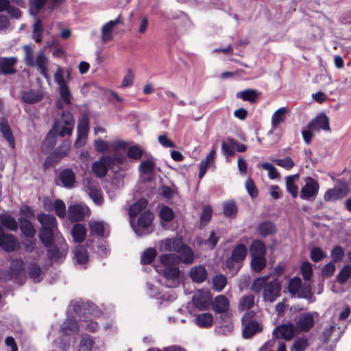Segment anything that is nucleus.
Returning <instances> with one entry per match:
<instances>
[{"instance_id":"nucleus-1","label":"nucleus","mask_w":351,"mask_h":351,"mask_svg":"<svg viewBox=\"0 0 351 351\" xmlns=\"http://www.w3.org/2000/svg\"><path fill=\"white\" fill-rule=\"evenodd\" d=\"M177 253L178 255L168 254L160 256L159 262L154 266L156 272L163 277L164 283L167 287H178L180 282V271L176 265L180 262L190 264L194 260L192 250L183 243Z\"/></svg>"},{"instance_id":"nucleus-2","label":"nucleus","mask_w":351,"mask_h":351,"mask_svg":"<svg viewBox=\"0 0 351 351\" xmlns=\"http://www.w3.org/2000/svg\"><path fill=\"white\" fill-rule=\"evenodd\" d=\"M23 50L25 52V63L29 66L36 67L40 71V74L46 79H48L49 61L43 51H39L34 56L32 47L25 45Z\"/></svg>"},{"instance_id":"nucleus-3","label":"nucleus","mask_w":351,"mask_h":351,"mask_svg":"<svg viewBox=\"0 0 351 351\" xmlns=\"http://www.w3.org/2000/svg\"><path fill=\"white\" fill-rule=\"evenodd\" d=\"M153 219V213L149 210H145L138 216L137 220L136 218H132L130 222L135 234L138 236H143L154 231Z\"/></svg>"},{"instance_id":"nucleus-4","label":"nucleus","mask_w":351,"mask_h":351,"mask_svg":"<svg viewBox=\"0 0 351 351\" xmlns=\"http://www.w3.org/2000/svg\"><path fill=\"white\" fill-rule=\"evenodd\" d=\"M74 120L70 112H64L61 119L56 121L53 129L47 135V141L54 143L53 139V135L58 134L60 136L71 135L73 129Z\"/></svg>"},{"instance_id":"nucleus-5","label":"nucleus","mask_w":351,"mask_h":351,"mask_svg":"<svg viewBox=\"0 0 351 351\" xmlns=\"http://www.w3.org/2000/svg\"><path fill=\"white\" fill-rule=\"evenodd\" d=\"M288 290L291 295L295 298H307L311 292L309 282H304L302 285L301 279L299 277H294L290 280Z\"/></svg>"},{"instance_id":"nucleus-6","label":"nucleus","mask_w":351,"mask_h":351,"mask_svg":"<svg viewBox=\"0 0 351 351\" xmlns=\"http://www.w3.org/2000/svg\"><path fill=\"white\" fill-rule=\"evenodd\" d=\"M304 181V184L301 187L300 193V198L307 201L315 199L319 189V183L311 177L305 178Z\"/></svg>"},{"instance_id":"nucleus-7","label":"nucleus","mask_w":351,"mask_h":351,"mask_svg":"<svg viewBox=\"0 0 351 351\" xmlns=\"http://www.w3.org/2000/svg\"><path fill=\"white\" fill-rule=\"evenodd\" d=\"M298 333V328L291 323L283 324L276 326L272 332V339H283L291 340Z\"/></svg>"},{"instance_id":"nucleus-8","label":"nucleus","mask_w":351,"mask_h":351,"mask_svg":"<svg viewBox=\"0 0 351 351\" xmlns=\"http://www.w3.org/2000/svg\"><path fill=\"white\" fill-rule=\"evenodd\" d=\"M82 327L90 332L95 331L97 328V324L92 320L89 319H82L80 320V324L77 325L75 321L72 319H67L64 322L62 325V330L65 333H68L69 332H73L76 330L78 327Z\"/></svg>"},{"instance_id":"nucleus-9","label":"nucleus","mask_w":351,"mask_h":351,"mask_svg":"<svg viewBox=\"0 0 351 351\" xmlns=\"http://www.w3.org/2000/svg\"><path fill=\"white\" fill-rule=\"evenodd\" d=\"M212 295L208 289H199L193 295V303L199 311L207 309L211 302Z\"/></svg>"},{"instance_id":"nucleus-10","label":"nucleus","mask_w":351,"mask_h":351,"mask_svg":"<svg viewBox=\"0 0 351 351\" xmlns=\"http://www.w3.org/2000/svg\"><path fill=\"white\" fill-rule=\"evenodd\" d=\"M348 193V187L345 181L338 180L333 189H328L324 194L326 201H335L346 196Z\"/></svg>"},{"instance_id":"nucleus-11","label":"nucleus","mask_w":351,"mask_h":351,"mask_svg":"<svg viewBox=\"0 0 351 351\" xmlns=\"http://www.w3.org/2000/svg\"><path fill=\"white\" fill-rule=\"evenodd\" d=\"M247 249L243 244H239L232 250L231 257L226 261L228 268H234L236 265L241 263L246 257Z\"/></svg>"},{"instance_id":"nucleus-12","label":"nucleus","mask_w":351,"mask_h":351,"mask_svg":"<svg viewBox=\"0 0 351 351\" xmlns=\"http://www.w3.org/2000/svg\"><path fill=\"white\" fill-rule=\"evenodd\" d=\"M121 15H119L114 20L110 21L105 23L101 29V39L103 42L111 41L113 38V30L118 25L122 24Z\"/></svg>"},{"instance_id":"nucleus-13","label":"nucleus","mask_w":351,"mask_h":351,"mask_svg":"<svg viewBox=\"0 0 351 351\" xmlns=\"http://www.w3.org/2000/svg\"><path fill=\"white\" fill-rule=\"evenodd\" d=\"M280 285L276 279L269 281L263 291V299L265 301L272 302L280 295Z\"/></svg>"},{"instance_id":"nucleus-14","label":"nucleus","mask_w":351,"mask_h":351,"mask_svg":"<svg viewBox=\"0 0 351 351\" xmlns=\"http://www.w3.org/2000/svg\"><path fill=\"white\" fill-rule=\"evenodd\" d=\"M88 212V208L83 204H75L68 208L69 217L73 221L82 220Z\"/></svg>"},{"instance_id":"nucleus-15","label":"nucleus","mask_w":351,"mask_h":351,"mask_svg":"<svg viewBox=\"0 0 351 351\" xmlns=\"http://www.w3.org/2000/svg\"><path fill=\"white\" fill-rule=\"evenodd\" d=\"M112 164L113 160L110 157L102 156L93 164V171L97 177H104Z\"/></svg>"},{"instance_id":"nucleus-16","label":"nucleus","mask_w":351,"mask_h":351,"mask_svg":"<svg viewBox=\"0 0 351 351\" xmlns=\"http://www.w3.org/2000/svg\"><path fill=\"white\" fill-rule=\"evenodd\" d=\"M250 313H246L242 318V322L244 325L243 336L245 339H249L254 335L256 332L262 330V327L258 322L256 321H249L245 323L250 317Z\"/></svg>"},{"instance_id":"nucleus-17","label":"nucleus","mask_w":351,"mask_h":351,"mask_svg":"<svg viewBox=\"0 0 351 351\" xmlns=\"http://www.w3.org/2000/svg\"><path fill=\"white\" fill-rule=\"evenodd\" d=\"M89 130V123L87 117H84L77 125V138L75 143V146H83L86 141L88 133Z\"/></svg>"},{"instance_id":"nucleus-18","label":"nucleus","mask_w":351,"mask_h":351,"mask_svg":"<svg viewBox=\"0 0 351 351\" xmlns=\"http://www.w3.org/2000/svg\"><path fill=\"white\" fill-rule=\"evenodd\" d=\"M18 245V241L14 237L4 232L0 226V247L7 252L14 251Z\"/></svg>"},{"instance_id":"nucleus-19","label":"nucleus","mask_w":351,"mask_h":351,"mask_svg":"<svg viewBox=\"0 0 351 351\" xmlns=\"http://www.w3.org/2000/svg\"><path fill=\"white\" fill-rule=\"evenodd\" d=\"M182 240L178 238H168L160 241L158 243V250L160 252H176L179 250L182 245Z\"/></svg>"},{"instance_id":"nucleus-20","label":"nucleus","mask_w":351,"mask_h":351,"mask_svg":"<svg viewBox=\"0 0 351 351\" xmlns=\"http://www.w3.org/2000/svg\"><path fill=\"white\" fill-rule=\"evenodd\" d=\"M307 128L310 130L330 131L329 119L324 114H320L308 123Z\"/></svg>"},{"instance_id":"nucleus-21","label":"nucleus","mask_w":351,"mask_h":351,"mask_svg":"<svg viewBox=\"0 0 351 351\" xmlns=\"http://www.w3.org/2000/svg\"><path fill=\"white\" fill-rule=\"evenodd\" d=\"M68 252V246L62 239V244L60 247L53 246L48 251V256L51 261H60L64 258Z\"/></svg>"},{"instance_id":"nucleus-22","label":"nucleus","mask_w":351,"mask_h":351,"mask_svg":"<svg viewBox=\"0 0 351 351\" xmlns=\"http://www.w3.org/2000/svg\"><path fill=\"white\" fill-rule=\"evenodd\" d=\"M314 315L316 313H306L300 315L297 322V328L304 332L309 330L314 325Z\"/></svg>"},{"instance_id":"nucleus-23","label":"nucleus","mask_w":351,"mask_h":351,"mask_svg":"<svg viewBox=\"0 0 351 351\" xmlns=\"http://www.w3.org/2000/svg\"><path fill=\"white\" fill-rule=\"evenodd\" d=\"M86 188L89 197L94 203L97 205H101L103 203V197L97 184L90 180H87Z\"/></svg>"},{"instance_id":"nucleus-24","label":"nucleus","mask_w":351,"mask_h":351,"mask_svg":"<svg viewBox=\"0 0 351 351\" xmlns=\"http://www.w3.org/2000/svg\"><path fill=\"white\" fill-rule=\"evenodd\" d=\"M71 146V144L69 141H64L47 158V160H51V162H57L69 153Z\"/></svg>"},{"instance_id":"nucleus-25","label":"nucleus","mask_w":351,"mask_h":351,"mask_svg":"<svg viewBox=\"0 0 351 351\" xmlns=\"http://www.w3.org/2000/svg\"><path fill=\"white\" fill-rule=\"evenodd\" d=\"M216 156L215 147H213L210 153L206 156L204 160L199 163V178L202 179L205 175L207 169L209 167L215 168V159Z\"/></svg>"},{"instance_id":"nucleus-26","label":"nucleus","mask_w":351,"mask_h":351,"mask_svg":"<svg viewBox=\"0 0 351 351\" xmlns=\"http://www.w3.org/2000/svg\"><path fill=\"white\" fill-rule=\"evenodd\" d=\"M58 91L60 99L57 101L56 106L58 108L62 109L64 105H69L71 103L72 95L68 85L58 87Z\"/></svg>"},{"instance_id":"nucleus-27","label":"nucleus","mask_w":351,"mask_h":351,"mask_svg":"<svg viewBox=\"0 0 351 351\" xmlns=\"http://www.w3.org/2000/svg\"><path fill=\"white\" fill-rule=\"evenodd\" d=\"M189 276L193 282L200 283L206 279L208 273L204 266L197 265L191 269Z\"/></svg>"},{"instance_id":"nucleus-28","label":"nucleus","mask_w":351,"mask_h":351,"mask_svg":"<svg viewBox=\"0 0 351 351\" xmlns=\"http://www.w3.org/2000/svg\"><path fill=\"white\" fill-rule=\"evenodd\" d=\"M158 284L159 282L158 281L148 282L147 283L148 294L151 297L167 301H172L175 300L176 297L173 295H168L167 298L165 295H162L160 292L158 291Z\"/></svg>"},{"instance_id":"nucleus-29","label":"nucleus","mask_w":351,"mask_h":351,"mask_svg":"<svg viewBox=\"0 0 351 351\" xmlns=\"http://www.w3.org/2000/svg\"><path fill=\"white\" fill-rule=\"evenodd\" d=\"M91 232L99 237H106L109 233L108 226L102 221H92L89 223Z\"/></svg>"},{"instance_id":"nucleus-30","label":"nucleus","mask_w":351,"mask_h":351,"mask_svg":"<svg viewBox=\"0 0 351 351\" xmlns=\"http://www.w3.org/2000/svg\"><path fill=\"white\" fill-rule=\"evenodd\" d=\"M16 58L14 57L0 58V74H10L14 73V65L16 63Z\"/></svg>"},{"instance_id":"nucleus-31","label":"nucleus","mask_w":351,"mask_h":351,"mask_svg":"<svg viewBox=\"0 0 351 351\" xmlns=\"http://www.w3.org/2000/svg\"><path fill=\"white\" fill-rule=\"evenodd\" d=\"M229 306V300L223 295H217L213 302V308L217 313H223L227 311Z\"/></svg>"},{"instance_id":"nucleus-32","label":"nucleus","mask_w":351,"mask_h":351,"mask_svg":"<svg viewBox=\"0 0 351 351\" xmlns=\"http://www.w3.org/2000/svg\"><path fill=\"white\" fill-rule=\"evenodd\" d=\"M38 220L42 225V228L56 230L57 222L56 218L50 215L40 214Z\"/></svg>"},{"instance_id":"nucleus-33","label":"nucleus","mask_w":351,"mask_h":351,"mask_svg":"<svg viewBox=\"0 0 351 351\" xmlns=\"http://www.w3.org/2000/svg\"><path fill=\"white\" fill-rule=\"evenodd\" d=\"M194 322L201 328H209L213 325V317L209 313L198 314L195 316Z\"/></svg>"},{"instance_id":"nucleus-34","label":"nucleus","mask_w":351,"mask_h":351,"mask_svg":"<svg viewBox=\"0 0 351 351\" xmlns=\"http://www.w3.org/2000/svg\"><path fill=\"white\" fill-rule=\"evenodd\" d=\"M0 131L9 145L13 148L14 147V138L8 121L3 118L0 121Z\"/></svg>"},{"instance_id":"nucleus-35","label":"nucleus","mask_w":351,"mask_h":351,"mask_svg":"<svg viewBox=\"0 0 351 351\" xmlns=\"http://www.w3.org/2000/svg\"><path fill=\"white\" fill-rule=\"evenodd\" d=\"M287 112V108L285 107H281L275 111L271 117V121L273 130L278 128V125L285 121Z\"/></svg>"},{"instance_id":"nucleus-36","label":"nucleus","mask_w":351,"mask_h":351,"mask_svg":"<svg viewBox=\"0 0 351 351\" xmlns=\"http://www.w3.org/2000/svg\"><path fill=\"white\" fill-rule=\"evenodd\" d=\"M250 252L251 257H264L266 252L265 245L260 241H254L250 245Z\"/></svg>"},{"instance_id":"nucleus-37","label":"nucleus","mask_w":351,"mask_h":351,"mask_svg":"<svg viewBox=\"0 0 351 351\" xmlns=\"http://www.w3.org/2000/svg\"><path fill=\"white\" fill-rule=\"evenodd\" d=\"M147 206V201L144 199H140L136 203L134 204L129 210L130 219L132 218H136L140 216L145 210Z\"/></svg>"},{"instance_id":"nucleus-38","label":"nucleus","mask_w":351,"mask_h":351,"mask_svg":"<svg viewBox=\"0 0 351 351\" xmlns=\"http://www.w3.org/2000/svg\"><path fill=\"white\" fill-rule=\"evenodd\" d=\"M60 180L62 185L66 188H71L75 183V174L69 169H64L62 171L59 176Z\"/></svg>"},{"instance_id":"nucleus-39","label":"nucleus","mask_w":351,"mask_h":351,"mask_svg":"<svg viewBox=\"0 0 351 351\" xmlns=\"http://www.w3.org/2000/svg\"><path fill=\"white\" fill-rule=\"evenodd\" d=\"M259 95L260 93L254 89H246L237 93V97L250 103L256 102Z\"/></svg>"},{"instance_id":"nucleus-40","label":"nucleus","mask_w":351,"mask_h":351,"mask_svg":"<svg viewBox=\"0 0 351 351\" xmlns=\"http://www.w3.org/2000/svg\"><path fill=\"white\" fill-rule=\"evenodd\" d=\"M73 254L75 261L79 265H84L88 261L87 252L82 245H77L75 247Z\"/></svg>"},{"instance_id":"nucleus-41","label":"nucleus","mask_w":351,"mask_h":351,"mask_svg":"<svg viewBox=\"0 0 351 351\" xmlns=\"http://www.w3.org/2000/svg\"><path fill=\"white\" fill-rule=\"evenodd\" d=\"M299 178L298 174H294L290 176H288L286 179V187L287 191H289L293 197H296L298 196V186L295 184V182L298 181Z\"/></svg>"},{"instance_id":"nucleus-42","label":"nucleus","mask_w":351,"mask_h":351,"mask_svg":"<svg viewBox=\"0 0 351 351\" xmlns=\"http://www.w3.org/2000/svg\"><path fill=\"white\" fill-rule=\"evenodd\" d=\"M86 235V230L82 224L77 223L73 226L72 230V237L75 242H82Z\"/></svg>"},{"instance_id":"nucleus-43","label":"nucleus","mask_w":351,"mask_h":351,"mask_svg":"<svg viewBox=\"0 0 351 351\" xmlns=\"http://www.w3.org/2000/svg\"><path fill=\"white\" fill-rule=\"evenodd\" d=\"M223 210L224 215L230 218L235 217L238 211L237 204L232 199L223 202Z\"/></svg>"},{"instance_id":"nucleus-44","label":"nucleus","mask_w":351,"mask_h":351,"mask_svg":"<svg viewBox=\"0 0 351 351\" xmlns=\"http://www.w3.org/2000/svg\"><path fill=\"white\" fill-rule=\"evenodd\" d=\"M139 169L141 171V176H145L146 178L145 179H149V176L154 171V162L152 160L150 159L143 160L141 163Z\"/></svg>"},{"instance_id":"nucleus-45","label":"nucleus","mask_w":351,"mask_h":351,"mask_svg":"<svg viewBox=\"0 0 351 351\" xmlns=\"http://www.w3.org/2000/svg\"><path fill=\"white\" fill-rule=\"evenodd\" d=\"M56 230L42 228L39 234V237L43 243L48 246L51 244L56 234Z\"/></svg>"},{"instance_id":"nucleus-46","label":"nucleus","mask_w":351,"mask_h":351,"mask_svg":"<svg viewBox=\"0 0 351 351\" xmlns=\"http://www.w3.org/2000/svg\"><path fill=\"white\" fill-rule=\"evenodd\" d=\"M42 94L39 90H29L24 92L22 95L23 100L29 104H33L40 101Z\"/></svg>"},{"instance_id":"nucleus-47","label":"nucleus","mask_w":351,"mask_h":351,"mask_svg":"<svg viewBox=\"0 0 351 351\" xmlns=\"http://www.w3.org/2000/svg\"><path fill=\"white\" fill-rule=\"evenodd\" d=\"M28 274L34 282H40L43 278V272L36 263H31L28 269Z\"/></svg>"},{"instance_id":"nucleus-48","label":"nucleus","mask_w":351,"mask_h":351,"mask_svg":"<svg viewBox=\"0 0 351 351\" xmlns=\"http://www.w3.org/2000/svg\"><path fill=\"white\" fill-rule=\"evenodd\" d=\"M269 276H263L255 279L252 285V289L256 293L264 291L265 287L269 282Z\"/></svg>"},{"instance_id":"nucleus-49","label":"nucleus","mask_w":351,"mask_h":351,"mask_svg":"<svg viewBox=\"0 0 351 351\" xmlns=\"http://www.w3.org/2000/svg\"><path fill=\"white\" fill-rule=\"evenodd\" d=\"M351 277V265L343 266L337 276V281L341 285L345 284Z\"/></svg>"},{"instance_id":"nucleus-50","label":"nucleus","mask_w":351,"mask_h":351,"mask_svg":"<svg viewBox=\"0 0 351 351\" xmlns=\"http://www.w3.org/2000/svg\"><path fill=\"white\" fill-rule=\"evenodd\" d=\"M159 216L162 226H165V222H169L173 219L174 213L171 208L162 206L160 210Z\"/></svg>"},{"instance_id":"nucleus-51","label":"nucleus","mask_w":351,"mask_h":351,"mask_svg":"<svg viewBox=\"0 0 351 351\" xmlns=\"http://www.w3.org/2000/svg\"><path fill=\"white\" fill-rule=\"evenodd\" d=\"M254 303V298L253 295H247L242 297L239 302V310L244 311L250 309Z\"/></svg>"},{"instance_id":"nucleus-52","label":"nucleus","mask_w":351,"mask_h":351,"mask_svg":"<svg viewBox=\"0 0 351 351\" xmlns=\"http://www.w3.org/2000/svg\"><path fill=\"white\" fill-rule=\"evenodd\" d=\"M232 329L233 324L231 321L230 317L228 315H226L224 317H221L219 332L225 335L230 332L232 330Z\"/></svg>"},{"instance_id":"nucleus-53","label":"nucleus","mask_w":351,"mask_h":351,"mask_svg":"<svg viewBox=\"0 0 351 351\" xmlns=\"http://www.w3.org/2000/svg\"><path fill=\"white\" fill-rule=\"evenodd\" d=\"M21 230L23 234L29 238H33L36 234L33 225L27 219L21 221Z\"/></svg>"},{"instance_id":"nucleus-54","label":"nucleus","mask_w":351,"mask_h":351,"mask_svg":"<svg viewBox=\"0 0 351 351\" xmlns=\"http://www.w3.org/2000/svg\"><path fill=\"white\" fill-rule=\"evenodd\" d=\"M275 226L271 222H263L261 223L258 226V232L263 237L272 234L273 233L275 232Z\"/></svg>"},{"instance_id":"nucleus-55","label":"nucleus","mask_w":351,"mask_h":351,"mask_svg":"<svg viewBox=\"0 0 351 351\" xmlns=\"http://www.w3.org/2000/svg\"><path fill=\"white\" fill-rule=\"evenodd\" d=\"M156 250L153 247L146 249L142 254L141 263L142 264L150 263L156 256Z\"/></svg>"},{"instance_id":"nucleus-56","label":"nucleus","mask_w":351,"mask_h":351,"mask_svg":"<svg viewBox=\"0 0 351 351\" xmlns=\"http://www.w3.org/2000/svg\"><path fill=\"white\" fill-rule=\"evenodd\" d=\"M266 265L265 257H252L251 266L254 271L259 272L263 270Z\"/></svg>"},{"instance_id":"nucleus-57","label":"nucleus","mask_w":351,"mask_h":351,"mask_svg":"<svg viewBox=\"0 0 351 351\" xmlns=\"http://www.w3.org/2000/svg\"><path fill=\"white\" fill-rule=\"evenodd\" d=\"M232 143H234V139L230 138L221 143V150L227 157L232 156L234 154Z\"/></svg>"},{"instance_id":"nucleus-58","label":"nucleus","mask_w":351,"mask_h":351,"mask_svg":"<svg viewBox=\"0 0 351 351\" xmlns=\"http://www.w3.org/2000/svg\"><path fill=\"white\" fill-rule=\"evenodd\" d=\"M54 82L58 84V87L68 85L67 80L64 76V71L60 66H58L54 73Z\"/></svg>"},{"instance_id":"nucleus-59","label":"nucleus","mask_w":351,"mask_h":351,"mask_svg":"<svg viewBox=\"0 0 351 351\" xmlns=\"http://www.w3.org/2000/svg\"><path fill=\"white\" fill-rule=\"evenodd\" d=\"M143 149L138 145H132L127 150V155L130 158L138 160L143 154Z\"/></svg>"},{"instance_id":"nucleus-60","label":"nucleus","mask_w":351,"mask_h":351,"mask_svg":"<svg viewBox=\"0 0 351 351\" xmlns=\"http://www.w3.org/2000/svg\"><path fill=\"white\" fill-rule=\"evenodd\" d=\"M227 284V279L224 276L219 275L213 278V285L215 290L221 291Z\"/></svg>"},{"instance_id":"nucleus-61","label":"nucleus","mask_w":351,"mask_h":351,"mask_svg":"<svg viewBox=\"0 0 351 351\" xmlns=\"http://www.w3.org/2000/svg\"><path fill=\"white\" fill-rule=\"evenodd\" d=\"M42 33V23L39 19H37L34 25V29L32 32V38L36 43H40L41 41Z\"/></svg>"},{"instance_id":"nucleus-62","label":"nucleus","mask_w":351,"mask_h":351,"mask_svg":"<svg viewBox=\"0 0 351 351\" xmlns=\"http://www.w3.org/2000/svg\"><path fill=\"white\" fill-rule=\"evenodd\" d=\"M1 224L11 230H16L18 228L16 221L10 216H4L1 219Z\"/></svg>"},{"instance_id":"nucleus-63","label":"nucleus","mask_w":351,"mask_h":351,"mask_svg":"<svg viewBox=\"0 0 351 351\" xmlns=\"http://www.w3.org/2000/svg\"><path fill=\"white\" fill-rule=\"evenodd\" d=\"M308 346L306 338H298L293 343L290 351H304Z\"/></svg>"},{"instance_id":"nucleus-64","label":"nucleus","mask_w":351,"mask_h":351,"mask_svg":"<svg viewBox=\"0 0 351 351\" xmlns=\"http://www.w3.org/2000/svg\"><path fill=\"white\" fill-rule=\"evenodd\" d=\"M272 161L274 162L277 165L287 170L291 169L294 166V162L289 157L282 159H274Z\"/></svg>"}]
</instances>
